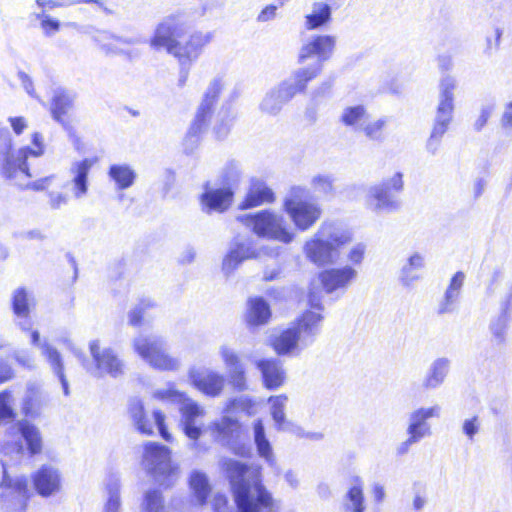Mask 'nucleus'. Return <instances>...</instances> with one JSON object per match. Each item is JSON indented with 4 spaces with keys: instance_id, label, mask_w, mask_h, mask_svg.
<instances>
[{
    "instance_id": "obj_30",
    "label": "nucleus",
    "mask_w": 512,
    "mask_h": 512,
    "mask_svg": "<svg viewBox=\"0 0 512 512\" xmlns=\"http://www.w3.org/2000/svg\"><path fill=\"white\" fill-rule=\"evenodd\" d=\"M275 200L272 189L260 179H252L245 199L239 205L240 209H249Z\"/></svg>"
},
{
    "instance_id": "obj_1",
    "label": "nucleus",
    "mask_w": 512,
    "mask_h": 512,
    "mask_svg": "<svg viewBox=\"0 0 512 512\" xmlns=\"http://www.w3.org/2000/svg\"><path fill=\"white\" fill-rule=\"evenodd\" d=\"M222 467L229 480L237 512H279V504L262 484L259 469L238 460L224 459Z\"/></svg>"
},
{
    "instance_id": "obj_33",
    "label": "nucleus",
    "mask_w": 512,
    "mask_h": 512,
    "mask_svg": "<svg viewBox=\"0 0 512 512\" xmlns=\"http://www.w3.org/2000/svg\"><path fill=\"white\" fill-rule=\"evenodd\" d=\"M40 350L42 356L46 359L48 362L52 372L57 376L59 379L63 392L66 396L69 395V383L66 379L65 373H64V363L61 353L51 344H49L47 341H43L42 344H40Z\"/></svg>"
},
{
    "instance_id": "obj_17",
    "label": "nucleus",
    "mask_w": 512,
    "mask_h": 512,
    "mask_svg": "<svg viewBox=\"0 0 512 512\" xmlns=\"http://www.w3.org/2000/svg\"><path fill=\"white\" fill-rule=\"evenodd\" d=\"M0 487V505L5 512H25L28 499L27 480L24 477L11 478L4 472Z\"/></svg>"
},
{
    "instance_id": "obj_14",
    "label": "nucleus",
    "mask_w": 512,
    "mask_h": 512,
    "mask_svg": "<svg viewBox=\"0 0 512 512\" xmlns=\"http://www.w3.org/2000/svg\"><path fill=\"white\" fill-rule=\"evenodd\" d=\"M336 46V37L332 35H313L309 37L302 45L298 55V61L304 64L309 58L316 60L308 66H303L297 70L306 72H315V79L322 71L323 63L331 58Z\"/></svg>"
},
{
    "instance_id": "obj_60",
    "label": "nucleus",
    "mask_w": 512,
    "mask_h": 512,
    "mask_svg": "<svg viewBox=\"0 0 512 512\" xmlns=\"http://www.w3.org/2000/svg\"><path fill=\"white\" fill-rule=\"evenodd\" d=\"M234 119L235 115L228 112L221 116L220 121L214 127V131L219 139H223L229 134Z\"/></svg>"
},
{
    "instance_id": "obj_26",
    "label": "nucleus",
    "mask_w": 512,
    "mask_h": 512,
    "mask_svg": "<svg viewBox=\"0 0 512 512\" xmlns=\"http://www.w3.org/2000/svg\"><path fill=\"white\" fill-rule=\"evenodd\" d=\"M257 369L260 371L263 386L268 390H276L280 388L286 379V372L282 363L278 359H259L255 362Z\"/></svg>"
},
{
    "instance_id": "obj_55",
    "label": "nucleus",
    "mask_w": 512,
    "mask_h": 512,
    "mask_svg": "<svg viewBox=\"0 0 512 512\" xmlns=\"http://www.w3.org/2000/svg\"><path fill=\"white\" fill-rule=\"evenodd\" d=\"M311 185L316 192L329 195L333 191V179L328 175H316L311 180Z\"/></svg>"
},
{
    "instance_id": "obj_21",
    "label": "nucleus",
    "mask_w": 512,
    "mask_h": 512,
    "mask_svg": "<svg viewBox=\"0 0 512 512\" xmlns=\"http://www.w3.org/2000/svg\"><path fill=\"white\" fill-rule=\"evenodd\" d=\"M35 306V300L31 292L24 287H18L11 294V308L15 317V325L22 331L32 329L30 317L31 309Z\"/></svg>"
},
{
    "instance_id": "obj_58",
    "label": "nucleus",
    "mask_w": 512,
    "mask_h": 512,
    "mask_svg": "<svg viewBox=\"0 0 512 512\" xmlns=\"http://www.w3.org/2000/svg\"><path fill=\"white\" fill-rule=\"evenodd\" d=\"M48 205L52 210H59L62 207L68 205L70 197L66 192L61 191H49L47 193Z\"/></svg>"
},
{
    "instance_id": "obj_16",
    "label": "nucleus",
    "mask_w": 512,
    "mask_h": 512,
    "mask_svg": "<svg viewBox=\"0 0 512 512\" xmlns=\"http://www.w3.org/2000/svg\"><path fill=\"white\" fill-rule=\"evenodd\" d=\"M128 415L139 433L152 435L154 426H156L164 440H171V434L165 425V415L160 410L153 411L154 422H152L145 412L143 402L139 398L134 397L128 402Z\"/></svg>"
},
{
    "instance_id": "obj_25",
    "label": "nucleus",
    "mask_w": 512,
    "mask_h": 512,
    "mask_svg": "<svg viewBox=\"0 0 512 512\" xmlns=\"http://www.w3.org/2000/svg\"><path fill=\"white\" fill-rule=\"evenodd\" d=\"M257 252L248 240L236 239L230 245L227 255L223 259L222 270L225 275H230L246 259L255 258Z\"/></svg>"
},
{
    "instance_id": "obj_64",
    "label": "nucleus",
    "mask_w": 512,
    "mask_h": 512,
    "mask_svg": "<svg viewBox=\"0 0 512 512\" xmlns=\"http://www.w3.org/2000/svg\"><path fill=\"white\" fill-rule=\"evenodd\" d=\"M365 249L366 247L362 243L353 246L347 255L349 262L353 265H360L364 259Z\"/></svg>"
},
{
    "instance_id": "obj_61",
    "label": "nucleus",
    "mask_w": 512,
    "mask_h": 512,
    "mask_svg": "<svg viewBox=\"0 0 512 512\" xmlns=\"http://www.w3.org/2000/svg\"><path fill=\"white\" fill-rule=\"evenodd\" d=\"M228 375H229V382L235 390H237L239 392L247 390L248 385H247L245 368L229 372Z\"/></svg>"
},
{
    "instance_id": "obj_32",
    "label": "nucleus",
    "mask_w": 512,
    "mask_h": 512,
    "mask_svg": "<svg viewBox=\"0 0 512 512\" xmlns=\"http://www.w3.org/2000/svg\"><path fill=\"white\" fill-rule=\"evenodd\" d=\"M341 509L343 512H365L364 484L359 477L351 480L349 488L342 497Z\"/></svg>"
},
{
    "instance_id": "obj_3",
    "label": "nucleus",
    "mask_w": 512,
    "mask_h": 512,
    "mask_svg": "<svg viewBox=\"0 0 512 512\" xmlns=\"http://www.w3.org/2000/svg\"><path fill=\"white\" fill-rule=\"evenodd\" d=\"M322 315L306 311L291 326L271 339V346L278 356H298L310 346L321 330Z\"/></svg>"
},
{
    "instance_id": "obj_36",
    "label": "nucleus",
    "mask_w": 512,
    "mask_h": 512,
    "mask_svg": "<svg viewBox=\"0 0 512 512\" xmlns=\"http://www.w3.org/2000/svg\"><path fill=\"white\" fill-rule=\"evenodd\" d=\"M11 429L16 430L21 435L30 455H36L42 451V436L34 424L22 419L13 424Z\"/></svg>"
},
{
    "instance_id": "obj_45",
    "label": "nucleus",
    "mask_w": 512,
    "mask_h": 512,
    "mask_svg": "<svg viewBox=\"0 0 512 512\" xmlns=\"http://www.w3.org/2000/svg\"><path fill=\"white\" fill-rule=\"evenodd\" d=\"M16 416L13 393L5 389L0 392V426L14 423Z\"/></svg>"
},
{
    "instance_id": "obj_18",
    "label": "nucleus",
    "mask_w": 512,
    "mask_h": 512,
    "mask_svg": "<svg viewBox=\"0 0 512 512\" xmlns=\"http://www.w3.org/2000/svg\"><path fill=\"white\" fill-rule=\"evenodd\" d=\"M180 426L184 434L192 441L191 448L195 449L197 440L202 435V422L206 414L203 406L188 396L179 404Z\"/></svg>"
},
{
    "instance_id": "obj_46",
    "label": "nucleus",
    "mask_w": 512,
    "mask_h": 512,
    "mask_svg": "<svg viewBox=\"0 0 512 512\" xmlns=\"http://www.w3.org/2000/svg\"><path fill=\"white\" fill-rule=\"evenodd\" d=\"M190 487L198 503L201 505L204 504L211 491L206 474L200 471H193L190 475Z\"/></svg>"
},
{
    "instance_id": "obj_24",
    "label": "nucleus",
    "mask_w": 512,
    "mask_h": 512,
    "mask_svg": "<svg viewBox=\"0 0 512 512\" xmlns=\"http://www.w3.org/2000/svg\"><path fill=\"white\" fill-rule=\"evenodd\" d=\"M234 191L230 187L206 188L200 196V204L203 212L222 213L232 204Z\"/></svg>"
},
{
    "instance_id": "obj_11",
    "label": "nucleus",
    "mask_w": 512,
    "mask_h": 512,
    "mask_svg": "<svg viewBox=\"0 0 512 512\" xmlns=\"http://www.w3.org/2000/svg\"><path fill=\"white\" fill-rule=\"evenodd\" d=\"M224 86V80L220 76L213 78L209 82L186 134L185 142L190 143L191 147L198 143L200 134L208 127L214 106Z\"/></svg>"
},
{
    "instance_id": "obj_47",
    "label": "nucleus",
    "mask_w": 512,
    "mask_h": 512,
    "mask_svg": "<svg viewBox=\"0 0 512 512\" xmlns=\"http://www.w3.org/2000/svg\"><path fill=\"white\" fill-rule=\"evenodd\" d=\"M86 34H89L93 41L96 43L102 45L103 47L106 46L105 42L115 39L120 41L121 43L127 44V45H134V44H140L146 42L145 39L142 38H121L113 35L112 33L105 31V30H98L95 29L92 26H89L85 30Z\"/></svg>"
},
{
    "instance_id": "obj_56",
    "label": "nucleus",
    "mask_w": 512,
    "mask_h": 512,
    "mask_svg": "<svg viewBox=\"0 0 512 512\" xmlns=\"http://www.w3.org/2000/svg\"><path fill=\"white\" fill-rule=\"evenodd\" d=\"M154 398L159 400H167L180 404L186 397L184 393L175 390L172 387L158 389L153 394Z\"/></svg>"
},
{
    "instance_id": "obj_59",
    "label": "nucleus",
    "mask_w": 512,
    "mask_h": 512,
    "mask_svg": "<svg viewBox=\"0 0 512 512\" xmlns=\"http://www.w3.org/2000/svg\"><path fill=\"white\" fill-rule=\"evenodd\" d=\"M495 110V104L494 103H487L483 104L479 111V116L475 120L473 124V128L475 131L479 132L481 131L485 125L487 124L489 118L493 114Z\"/></svg>"
},
{
    "instance_id": "obj_6",
    "label": "nucleus",
    "mask_w": 512,
    "mask_h": 512,
    "mask_svg": "<svg viewBox=\"0 0 512 512\" xmlns=\"http://www.w3.org/2000/svg\"><path fill=\"white\" fill-rule=\"evenodd\" d=\"M314 75V71L294 70L289 77L266 92L259 103L260 112L269 116L278 115L284 105L297 94L305 92Z\"/></svg>"
},
{
    "instance_id": "obj_50",
    "label": "nucleus",
    "mask_w": 512,
    "mask_h": 512,
    "mask_svg": "<svg viewBox=\"0 0 512 512\" xmlns=\"http://www.w3.org/2000/svg\"><path fill=\"white\" fill-rule=\"evenodd\" d=\"M507 326L508 315L506 311H503L500 315L490 321L489 331L496 344H502L505 342Z\"/></svg>"
},
{
    "instance_id": "obj_43",
    "label": "nucleus",
    "mask_w": 512,
    "mask_h": 512,
    "mask_svg": "<svg viewBox=\"0 0 512 512\" xmlns=\"http://www.w3.org/2000/svg\"><path fill=\"white\" fill-rule=\"evenodd\" d=\"M288 403V397L285 394L274 395L268 398V404L270 405V415L275 423L277 431L287 429L289 420L286 418V406Z\"/></svg>"
},
{
    "instance_id": "obj_35",
    "label": "nucleus",
    "mask_w": 512,
    "mask_h": 512,
    "mask_svg": "<svg viewBox=\"0 0 512 512\" xmlns=\"http://www.w3.org/2000/svg\"><path fill=\"white\" fill-rule=\"evenodd\" d=\"M425 268V256L422 253L414 252L403 264L399 273V280L405 287L412 286L421 279L420 271Z\"/></svg>"
},
{
    "instance_id": "obj_49",
    "label": "nucleus",
    "mask_w": 512,
    "mask_h": 512,
    "mask_svg": "<svg viewBox=\"0 0 512 512\" xmlns=\"http://www.w3.org/2000/svg\"><path fill=\"white\" fill-rule=\"evenodd\" d=\"M241 175L242 170L240 163L235 160H230L225 164L220 174L221 184L223 187H230L233 190V187L239 183Z\"/></svg>"
},
{
    "instance_id": "obj_22",
    "label": "nucleus",
    "mask_w": 512,
    "mask_h": 512,
    "mask_svg": "<svg viewBox=\"0 0 512 512\" xmlns=\"http://www.w3.org/2000/svg\"><path fill=\"white\" fill-rule=\"evenodd\" d=\"M189 377L193 385L209 397L219 396L225 386L224 375L208 368L191 369Z\"/></svg>"
},
{
    "instance_id": "obj_52",
    "label": "nucleus",
    "mask_w": 512,
    "mask_h": 512,
    "mask_svg": "<svg viewBox=\"0 0 512 512\" xmlns=\"http://www.w3.org/2000/svg\"><path fill=\"white\" fill-rule=\"evenodd\" d=\"M141 512H165L163 497L159 490L152 489L145 492Z\"/></svg>"
},
{
    "instance_id": "obj_62",
    "label": "nucleus",
    "mask_w": 512,
    "mask_h": 512,
    "mask_svg": "<svg viewBox=\"0 0 512 512\" xmlns=\"http://www.w3.org/2000/svg\"><path fill=\"white\" fill-rule=\"evenodd\" d=\"M75 0H35L38 8L53 10L55 8L69 7L77 5Z\"/></svg>"
},
{
    "instance_id": "obj_15",
    "label": "nucleus",
    "mask_w": 512,
    "mask_h": 512,
    "mask_svg": "<svg viewBox=\"0 0 512 512\" xmlns=\"http://www.w3.org/2000/svg\"><path fill=\"white\" fill-rule=\"evenodd\" d=\"M208 431L216 442L228 447L236 455L244 457L250 453V447L239 440L241 424L237 419L223 416L211 422Z\"/></svg>"
},
{
    "instance_id": "obj_37",
    "label": "nucleus",
    "mask_w": 512,
    "mask_h": 512,
    "mask_svg": "<svg viewBox=\"0 0 512 512\" xmlns=\"http://www.w3.org/2000/svg\"><path fill=\"white\" fill-rule=\"evenodd\" d=\"M107 175L114 182L117 190L130 188L135 183L137 177L135 170L126 163L110 165Z\"/></svg>"
},
{
    "instance_id": "obj_2",
    "label": "nucleus",
    "mask_w": 512,
    "mask_h": 512,
    "mask_svg": "<svg viewBox=\"0 0 512 512\" xmlns=\"http://www.w3.org/2000/svg\"><path fill=\"white\" fill-rule=\"evenodd\" d=\"M184 33V28L176 16L164 18L155 28L153 36L149 40L150 47L155 51L164 49L168 54L174 56L180 64L178 86L183 87L188 79V69L195 61L203 47L210 42V35L194 33L185 42L179 39Z\"/></svg>"
},
{
    "instance_id": "obj_27",
    "label": "nucleus",
    "mask_w": 512,
    "mask_h": 512,
    "mask_svg": "<svg viewBox=\"0 0 512 512\" xmlns=\"http://www.w3.org/2000/svg\"><path fill=\"white\" fill-rule=\"evenodd\" d=\"M464 281L465 274L462 271H458L452 276L442 299L438 303V315L452 314L457 310Z\"/></svg>"
},
{
    "instance_id": "obj_41",
    "label": "nucleus",
    "mask_w": 512,
    "mask_h": 512,
    "mask_svg": "<svg viewBox=\"0 0 512 512\" xmlns=\"http://www.w3.org/2000/svg\"><path fill=\"white\" fill-rule=\"evenodd\" d=\"M74 95L64 89L54 90L51 102V114L54 120L63 123V116L72 108Z\"/></svg>"
},
{
    "instance_id": "obj_19",
    "label": "nucleus",
    "mask_w": 512,
    "mask_h": 512,
    "mask_svg": "<svg viewBox=\"0 0 512 512\" xmlns=\"http://www.w3.org/2000/svg\"><path fill=\"white\" fill-rule=\"evenodd\" d=\"M357 277L358 271L350 265L325 269L318 275L324 291L328 294L337 291L345 293Z\"/></svg>"
},
{
    "instance_id": "obj_53",
    "label": "nucleus",
    "mask_w": 512,
    "mask_h": 512,
    "mask_svg": "<svg viewBox=\"0 0 512 512\" xmlns=\"http://www.w3.org/2000/svg\"><path fill=\"white\" fill-rule=\"evenodd\" d=\"M482 419L479 415H472L463 419L461 432L468 441L474 442L475 437L481 432Z\"/></svg>"
},
{
    "instance_id": "obj_7",
    "label": "nucleus",
    "mask_w": 512,
    "mask_h": 512,
    "mask_svg": "<svg viewBox=\"0 0 512 512\" xmlns=\"http://www.w3.org/2000/svg\"><path fill=\"white\" fill-rule=\"evenodd\" d=\"M403 189V174L401 172H394L392 176L367 188L365 195L366 206L376 214L396 212L402 206L398 194Z\"/></svg>"
},
{
    "instance_id": "obj_54",
    "label": "nucleus",
    "mask_w": 512,
    "mask_h": 512,
    "mask_svg": "<svg viewBox=\"0 0 512 512\" xmlns=\"http://www.w3.org/2000/svg\"><path fill=\"white\" fill-rule=\"evenodd\" d=\"M28 173L29 175L25 173H21L17 178L15 179H9L12 181L15 185H17L20 189L23 190H33V191H45L44 186L41 182V179H37L32 182L23 183L22 179H30L33 177V174L30 172V168L28 167Z\"/></svg>"
},
{
    "instance_id": "obj_44",
    "label": "nucleus",
    "mask_w": 512,
    "mask_h": 512,
    "mask_svg": "<svg viewBox=\"0 0 512 512\" xmlns=\"http://www.w3.org/2000/svg\"><path fill=\"white\" fill-rule=\"evenodd\" d=\"M388 122L389 118L385 116L374 120H371L369 117L359 132L363 133L372 142L382 143L386 138L385 130Z\"/></svg>"
},
{
    "instance_id": "obj_4",
    "label": "nucleus",
    "mask_w": 512,
    "mask_h": 512,
    "mask_svg": "<svg viewBox=\"0 0 512 512\" xmlns=\"http://www.w3.org/2000/svg\"><path fill=\"white\" fill-rule=\"evenodd\" d=\"M352 241V232L341 223L323 222L313 237L306 241L304 253L317 266L334 263L339 250Z\"/></svg>"
},
{
    "instance_id": "obj_9",
    "label": "nucleus",
    "mask_w": 512,
    "mask_h": 512,
    "mask_svg": "<svg viewBox=\"0 0 512 512\" xmlns=\"http://www.w3.org/2000/svg\"><path fill=\"white\" fill-rule=\"evenodd\" d=\"M89 351L93 359L89 363L82 352L75 351V355L82 360V365L92 376L102 378L106 375L119 378L124 375L125 364L112 348H101L99 340L89 343Z\"/></svg>"
},
{
    "instance_id": "obj_13",
    "label": "nucleus",
    "mask_w": 512,
    "mask_h": 512,
    "mask_svg": "<svg viewBox=\"0 0 512 512\" xmlns=\"http://www.w3.org/2000/svg\"><path fill=\"white\" fill-rule=\"evenodd\" d=\"M143 466L161 485H170L178 469L171 461L169 448L156 442L145 445Z\"/></svg>"
},
{
    "instance_id": "obj_5",
    "label": "nucleus",
    "mask_w": 512,
    "mask_h": 512,
    "mask_svg": "<svg viewBox=\"0 0 512 512\" xmlns=\"http://www.w3.org/2000/svg\"><path fill=\"white\" fill-rule=\"evenodd\" d=\"M457 80L451 75L441 77L438 85L437 104L433 118L431 133L426 142V150L431 155H436L443 136L448 131L454 116L455 90Z\"/></svg>"
},
{
    "instance_id": "obj_57",
    "label": "nucleus",
    "mask_w": 512,
    "mask_h": 512,
    "mask_svg": "<svg viewBox=\"0 0 512 512\" xmlns=\"http://www.w3.org/2000/svg\"><path fill=\"white\" fill-rule=\"evenodd\" d=\"M13 358L25 369L33 370L36 367L35 357L33 353L27 349L16 350L13 353Z\"/></svg>"
},
{
    "instance_id": "obj_23",
    "label": "nucleus",
    "mask_w": 512,
    "mask_h": 512,
    "mask_svg": "<svg viewBox=\"0 0 512 512\" xmlns=\"http://www.w3.org/2000/svg\"><path fill=\"white\" fill-rule=\"evenodd\" d=\"M441 407L435 404L430 407H419L413 410L408 419L407 434H412L419 439H424L431 436V425L428 420L431 418H440Z\"/></svg>"
},
{
    "instance_id": "obj_29",
    "label": "nucleus",
    "mask_w": 512,
    "mask_h": 512,
    "mask_svg": "<svg viewBox=\"0 0 512 512\" xmlns=\"http://www.w3.org/2000/svg\"><path fill=\"white\" fill-rule=\"evenodd\" d=\"M47 403V397L36 382L27 383L21 410L26 417H37Z\"/></svg>"
},
{
    "instance_id": "obj_42",
    "label": "nucleus",
    "mask_w": 512,
    "mask_h": 512,
    "mask_svg": "<svg viewBox=\"0 0 512 512\" xmlns=\"http://www.w3.org/2000/svg\"><path fill=\"white\" fill-rule=\"evenodd\" d=\"M369 114L363 105H355L345 107L340 115V122L352 128L354 131L359 132L361 127L369 118Z\"/></svg>"
},
{
    "instance_id": "obj_51",
    "label": "nucleus",
    "mask_w": 512,
    "mask_h": 512,
    "mask_svg": "<svg viewBox=\"0 0 512 512\" xmlns=\"http://www.w3.org/2000/svg\"><path fill=\"white\" fill-rule=\"evenodd\" d=\"M219 355L228 373L245 368L238 352L228 345L219 348Z\"/></svg>"
},
{
    "instance_id": "obj_63",
    "label": "nucleus",
    "mask_w": 512,
    "mask_h": 512,
    "mask_svg": "<svg viewBox=\"0 0 512 512\" xmlns=\"http://www.w3.org/2000/svg\"><path fill=\"white\" fill-rule=\"evenodd\" d=\"M60 27L61 24L59 20L51 17L50 15L45 17V20L40 23V28L43 34L47 37L54 36L57 32H59Z\"/></svg>"
},
{
    "instance_id": "obj_8",
    "label": "nucleus",
    "mask_w": 512,
    "mask_h": 512,
    "mask_svg": "<svg viewBox=\"0 0 512 512\" xmlns=\"http://www.w3.org/2000/svg\"><path fill=\"white\" fill-rule=\"evenodd\" d=\"M239 220L262 238L276 240L285 244L293 241L294 233L289 231L283 215L271 210H262L254 214L239 217Z\"/></svg>"
},
{
    "instance_id": "obj_12",
    "label": "nucleus",
    "mask_w": 512,
    "mask_h": 512,
    "mask_svg": "<svg viewBox=\"0 0 512 512\" xmlns=\"http://www.w3.org/2000/svg\"><path fill=\"white\" fill-rule=\"evenodd\" d=\"M307 190L301 186L292 187L290 196L284 200V210L300 231L310 229L321 217L320 205L313 201L302 200Z\"/></svg>"
},
{
    "instance_id": "obj_39",
    "label": "nucleus",
    "mask_w": 512,
    "mask_h": 512,
    "mask_svg": "<svg viewBox=\"0 0 512 512\" xmlns=\"http://www.w3.org/2000/svg\"><path fill=\"white\" fill-rule=\"evenodd\" d=\"M253 434L258 455L270 466H274L276 464V459L273 453L272 445L266 437L265 427L261 419L254 421Z\"/></svg>"
},
{
    "instance_id": "obj_48",
    "label": "nucleus",
    "mask_w": 512,
    "mask_h": 512,
    "mask_svg": "<svg viewBox=\"0 0 512 512\" xmlns=\"http://www.w3.org/2000/svg\"><path fill=\"white\" fill-rule=\"evenodd\" d=\"M157 306L156 302L151 298L141 299L128 313V323L131 326H140L142 320L148 314V311Z\"/></svg>"
},
{
    "instance_id": "obj_10",
    "label": "nucleus",
    "mask_w": 512,
    "mask_h": 512,
    "mask_svg": "<svg viewBox=\"0 0 512 512\" xmlns=\"http://www.w3.org/2000/svg\"><path fill=\"white\" fill-rule=\"evenodd\" d=\"M134 351L151 367L164 371L177 370L180 361L166 352L165 341L153 334H140L133 340Z\"/></svg>"
},
{
    "instance_id": "obj_31",
    "label": "nucleus",
    "mask_w": 512,
    "mask_h": 512,
    "mask_svg": "<svg viewBox=\"0 0 512 512\" xmlns=\"http://www.w3.org/2000/svg\"><path fill=\"white\" fill-rule=\"evenodd\" d=\"M33 480L37 492L44 497L58 492L61 487L60 474L51 466L41 467L34 475Z\"/></svg>"
},
{
    "instance_id": "obj_20",
    "label": "nucleus",
    "mask_w": 512,
    "mask_h": 512,
    "mask_svg": "<svg viewBox=\"0 0 512 512\" xmlns=\"http://www.w3.org/2000/svg\"><path fill=\"white\" fill-rule=\"evenodd\" d=\"M96 158H84L73 161L69 167V186L72 197L81 200L89 192V174L96 163Z\"/></svg>"
},
{
    "instance_id": "obj_38",
    "label": "nucleus",
    "mask_w": 512,
    "mask_h": 512,
    "mask_svg": "<svg viewBox=\"0 0 512 512\" xmlns=\"http://www.w3.org/2000/svg\"><path fill=\"white\" fill-rule=\"evenodd\" d=\"M271 310L268 303L261 297L251 298L248 301L246 322L249 326H261L268 323Z\"/></svg>"
},
{
    "instance_id": "obj_34",
    "label": "nucleus",
    "mask_w": 512,
    "mask_h": 512,
    "mask_svg": "<svg viewBox=\"0 0 512 512\" xmlns=\"http://www.w3.org/2000/svg\"><path fill=\"white\" fill-rule=\"evenodd\" d=\"M451 361L447 357L435 359L426 373L422 386L431 390L440 387L450 372Z\"/></svg>"
},
{
    "instance_id": "obj_28",
    "label": "nucleus",
    "mask_w": 512,
    "mask_h": 512,
    "mask_svg": "<svg viewBox=\"0 0 512 512\" xmlns=\"http://www.w3.org/2000/svg\"><path fill=\"white\" fill-rule=\"evenodd\" d=\"M104 502L102 512H121L122 501L120 495V475L118 472H109L104 481Z\"/></svg>"
},
{
    "instance_id": "obj_40",
    "label": "nucleus",
    "mask_w": 512,
    "mask_h": 512,
    "mask_svg": "<svg viewBox=\"0 0 512 512\" xmlns=\"http://www.w3.org/2000/svg\"><path fill=\"white\" fill-rule=\"evenodd\" d=\"M331 15L332 9L328 3L322 1L314 2L311 7V13L305 16V27L308 30L321 28L330 22Z\"/></svg>"
}]
</instances>
